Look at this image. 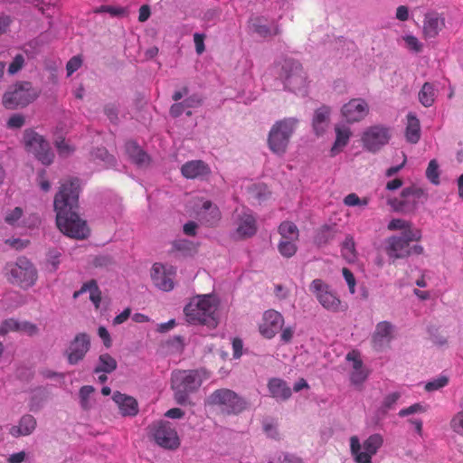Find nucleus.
Instances as JSON below:
<instances>
[{"label": "nucleus", "mask_w": 463, "mask_h": 463, "mask_svg": "<svg viewBox=\"0 0 463 463\" xmlns=\"http://www.w3.org/2000/svg\"><path fill=\"white\" fill-rule=\"evenodd\" d=\"M80 181L77 177L64 180L54 196L53 208L56 213V225L67 237L84 240L90 235L85 220L79 214V195Z\"/></svg>", "instance_id": "obj_1"}, {"label": "nucleus", "mask_w": 463, "mask_h": 463, "mask_svg": "<svg viewBox=\"0 0 463 463\" xmlns=\"http://www.w3.org/2000/svg\"><path fill=\"white\" fill-rule=\"evenodd\" d=\"M217 306L210 295L194 298L184 308L186 319L191 324L215 326V312Z\"/></svg>", "instance_id": "obj_2"}, {"label": "nucleus", "mask_w": 463, "mask_h": 463, "mask_svg": "<svg viewBox=\"0 0 463 463\" xmlns=\"http://www.w3.org/2000/svg\"><path fill=\"white\" fill-rule=\"evenodd\" d=\"M172 389L175 402L180 405L188 402L189 396L195 392L202 384V380L195 370H177L173 372Z\"/></svg>", "instance_id": "obj_3"}, {"label": "nucleus", "mask_w": 463, "mask_h": 463, "mask_svg": "<svg viewBox=\"0 0 463 463\" xmlns=\"http://www.w3.org/2000/svg\"><path fill=\"white\" fill-rule=\"evenodd\" d=\"M298 122L295 118H286L275 122L268 136V146L272 153L279 156L286 153Z\"/></svg>", "instance_id": "obj_4"}, {"label": "nucleus", "mask_w": 463, "mask_h": 463, "mask_svg": "<svg viewBox=\"0 0 463 463\" xmlns=\"http://www.w3.org/2000/svg\"><path fill=\"white\" fill-rule=\"evenodd\" d=\"M420 241L414 240V237L411 238L410 236L392 235L385 239L383 250L389 260L394 263L397 260L406 259L413 254H422L424 250L421 245H411L412 241Z\"/></svg>", "instance_id": "obj_5"}, {"label": "nucleus", "mask_w": 463, "mask_h": 463, "mask_svg": "<svg viewBox=\"0 0 463 463\" xmlns=\"http://www.w3.org/2000/svg\"><path fill=\"white\" fill-rule=\"evenodd\" d=\"M206 404L219 408L226 415L239 414L247 408V402L242 397L226 388L213 392L208 396Z\"/></svg>", "instance_id": "obj_6"}, {"label": "nucleus", "mask_w": 463, "mask_h": 463, "mask_svg": "<svg viewBox=\"0 0 463 463\" xmlns=\"http://www.w3.org/2000/svg\"><path fill=\"white\" fill-rule=\"evenodd\" d=\"M40 91L31 82L21 81L13 85L3 96V105L7 109L25 107L35 100Z\"/></svg>", "instance_id": "obj_7"}, {"label": "nucleus", "mask_w": 463, "mask_h": 463, "mask_svg": "<svg viewBox=\"0 0 463 463\" xmlns=\"http://www.w3.org/2000/svg\"><path fill=\"white\" fill-rule=\"evenodd\" d=\"M279 78L287 89L297 91L303 89L307 83V73L301 63L294 59L286 58L280 62Z\"/></svg>", "instance_id": "obj_8"}, {"label": "nucleus", "mask_w": 463, "mask_h": 463, "mask_svg": "<svg viewBox=\"0 0 463 463\" xmlns=\"http://www.w3.org/2000/svg\"><path fill=\"white\" fill-rule=\"evenodd\" d=\"M383 444V436L378 433L369 436L363 444L356 436L350 438V450L356 463H372V457Z\"/></svg>", "instance_id": "obj_9"}, {"label": "nucleus", "mask_w": 463, "mask_h": 463, "mask_svg": "<svg viewBox=\"0 0 463 463\" xmlns=\"http://www.w3.org/2000/svg\"><path fill=\"white\" fill-rule=\"evenodd\" d=\"M309 290L325 309L333 313L343 310L340 298L324 280L320 279H314L310 283Z\"/></svg>", "instance_id": "obj_10"}, {"label": "nucleus", "mask_w": 463, "mask_h": 463, "mask_svg": "<svg viewBox=\"0 0 463 463\" xmlns=\"http://www.w3.org/2000/svg\"><path fill=\"white\" fill-rule=\"evenodd\" d=\"M24 140L25 148L32 153L42 164L49 165L52 163L54 155L49 143L44 137L33 129L24 131Z\"/></svg>", "instance_id": "obj_11"}, {"label": "nucleus", "mask_w": 463, "mask_h": 463, "mask_svg": "<svg viewBox=\"0 0 463 463\" xmlns=\"http://www.w3.org/2000/svg\"><path fill=\"white\" fill-rule=\"evenodd\" d=\"M149 429L153 439L158 446L171 450L176 449L180 446L175 428L169 421L155 422Z\"/></svg>", "instance_id": "obj_12"}, {"label": "nucleus", "mask_w": 463, "mask_h": 463, "mask_svg": "<svg viewBox=\"0 0 463 463\" xmlns=\"http://www.w3.org/2000/svg\"><path fill=\"white\" fill-rule=\"evenodd\" d=\"M11 281L21 288H27L37 280V270L33 263L24 257L18 258L10 269Z\"/></svg>", "instance_id": "obj_13"}, {"label": "nucleus", "mask_w": 463, "mask_h": 463, "mask_svg": "<svg viewBox=\"0 0 463 463\" xmlns=\"http://www.w3.org/2000/svg\"><path fill=\"white\" fill-rule=\"evenodd\" d=\"M391 137L390 128L383 125H374L364 131L361 140L366 150L376 153L389 143Z\"/></svg>", "instance_id": "obj_14"}, {"label": "nucleus", "mask_w": 463, "mask_h": 463, "mask_svg": "<svg viewBox=\"0 0 463 463\" xmlns=\"http://www.w3.org/2000/svg\"><path fill=\"white\" fill-rule=\"evenodd\" d=\"M234 232L232 236L236 240H245L253 237L257 231V220L252 212L249 209L242 208L241 211L236 210L233 215Z\"/></svg>", "instance_id": "obj_15"}, {"label": "nucleus", "mask_w": 463, "mask_h": 463, "mask_svg": "<svg viewBox=\"0 0 463 463\" xmlns=\"http://www.w3.org/2000/svg\"><path fill=\"white\" fill-rule=\"evenodd\" d=\"M90 348V338L86 333H79L70 342L64 355L69 364L76 365L81 362Z\"/></svg>", "instance_id": "obj_16"}, {"label": "nucleus", "mask_w": 463, "mask_h": 463, "mask_svg": "<svg viewBox=\"0 0 463 463\" xmlns=\"http://www.w3.org/2000/svg\"><path fill=\"white\" fill-rule=\"evenodd\" d=\"M175 273L176 269L173 266L155 263L151 269V279L156 288L164 291H170L174 288Z\"/></svg>", "instance_id": "obj_17"}, {"label": "nucleus", "mask_w": 463, "mask_h": 463, "mask_svg": "<svg viewBox=\"0 0 463 463\" xmlns=\"http://www.w3.org/2000/svg\"><path fill=\"white\" fill-rule=\"evenodd\" d=\"M283 325V316L274 309H269L263 313L262 322L259 326V331L263 337L271 339L282 329Z\"/></svg>", "instance_id": "obj_18"}, {"label": "nucleus", "mask_w": 463, "mask_h": 463, "mask_svg": "<svg viewBox=\"0 0 463 463\" xmlns=\"http://www.w3.org/2000/svg\"><path fill=\"white\" fill-rule=\"evenodd\" d=\"M368 112V104L363 99H353L342 108V115L349 123L364 119Z\"/></svg>", "instance_id": "obj_19"}, {"label": "nucleus", "mask_w": 463, "mask_h": 463, "mask_svg": "<svg viewBox=\"0 0 463 463\" xmlns=\"http://www.w3.org/2000/svg\"><path fill=\"white\" fill-rule=\"evenodd\" d=\"M423 191L420 188L411 186L404 188L401 194V199L395 200L394 207L397 211L411 212L416 209Z\"/></svg>", "instance_id": "obj_20"}, {"label": "nucleus", "mask_w": 463, "mask_h": 463, "mask_svg": "<svg viewBox=\"0 0 463 463\" xmlns=\"http://www.w3.org/2000/svg\"><path fill=\"white\" fill-rule=\"evenodd\" d=\"M392 325L388 321L379 322L372 335V346L376 351L386 348L392 338Z\"/></svg>", "instance_id": "obj_21"}, {"label": "nucleus", "mask_w": 463, "mask_h": 463, "mask_svg": "<svg viewBox=\"0 0 463 463\" xmlns=\"http://www.w3.org/2000/svg\"><path fill=\"white\" fill-rule=\"evenodd\" d=\"M445 26L444 18L437 12L425 14L423 20L422 33L425 39H432L439 35Z\"/></svg>", "instance_id": "obj_22"}, {"label": "nucleus", "mask_w": 463, "mask_h": 463, "mask_svg": "<svg viewBox=\"0 0 463 463\" xmlns=\"http://www.w3.org/2000/svg\"><path fill=\"white\" fill-rule=\"evenodd\" d=\"M267 386L270 396L277 401H287L292 394L288 383L280 378L274 377L269 379Z\"/></svg>", "instance_id": "obj_23"}, {"label": "nucleus", "mask_w": 463, "mask_h": 463, "mask_svg": "<svg viewBox=\"0 0 463 463\" xmlns=\"http://www.w3.org/2000/svg\"><path fill=\"white\" fill-rule=\"evenodd\" d=\"M123 416H135L138 412L137 402L132 396L115 392L112 397Z\"/></svg>", "instance_id": "obj_24"}, {"label": "nucleus", "mask_w": 463, "mask_h": 463, "mask_svg": "<svg viewBox=\"0 0 463 463\" xmlns=\"http://www.w3.org/2000/svg\"><path fill=\"white\" fill-rule=\"evenodd\" d=\"M387 229L392 232L402 231L399 236H410L411 238L414 237V240H421V231L414 228L411 222L403 219L397 218L391 220L387 225Z\"/></svg>", "instance_id": "obj_25"}, {"label": "nucleus", "mask_w": 463, "mask_h": 463, "mask_svg": "<svg viewBox=\"0 0 463 463\" xmlns=\"http://www.w3.org/2000/svg\"><path fill=\"white\" fill-rule=\"evenodd\" d=\"M182 175L190 179L203 177L210 174L209 166L202 160L185 163L181 168Z\"/></svg>", "instance_id": "obj_26"}, {"label": "nucleus", "mask_w": 463, "mask_h": 463, "mask_svg": "<svg viewBox=\"0 0 463 463\" xmlns=\"http://www.w3.org/2000/svg\"><path fill=\"white\" fill-rule=\"evenodd\" d=\"M126 153L131 161L139 167L147 166L150 163L148 155L134 141H128L125 145Z\"/></svg>", "instance_id": "obj_27"}, {"label": "nucleus", "mask_w": 463, "mask_h": 463, "mask_svg": "<svg viewBox=\"0 0 463 463\" xmlns=\"http://www.w3.org/2000/svg\"><path fill=\"white\" fill-rule=\"evenodd\" d=\"M36 427V420L30 414L24 415L19 420V424L12 426L10 434L13 437L27 436L30 435Z\"/></svg>", "instance_id": "obj_28"}, {"label": "nucleus", "mask_w": 463, "mask_h": 463, "mask_svg": "<svg viewBox=\"0 0 463 463\" xmlns=\"http://www.w3.org/2000/svg\"><path fill=\"white\" fill-rule=\"evenodd\" d=\"M200 215L202 221L209 226L215 225L221 219L219 208L211 201L203 202Z\"/></svg>", "instance_id": "obj_29"}, {"label": "nucleus", "mask_w": 463, "mask_h": 463, "mask_svg": "<svg viewBox=\"0 0 463 463\" xmlns=\"http://www.w3.org/2000/svg\"><path fill=\"white\" fill-rule=\"evenodd\" d=\"M203 99L198 95H192L182 102H176L170 108V114L174 118L181 116L186 109L197 108L201 106Z\"/></svg>", "instance_id": "obj_30"}, {"label": "nucleus", "mask_w": 463, "mask_h": 463, "mask_svg": "<svg viewBox=\"0 0 463 463\" xmlns=\"http://www.w3.org/2000/svg\"><path fill=\"white\" fill-rule=\"evenodd\" d=\"M405 137L407 141L411 144H416L420 138V120L411 113L407 116Z\"/></svg>", "instance_id": "obj_31"}, {"label": "nucleus", "mask_w": 463, "mask_h": 463, "mask_svg": "<svg viewBox=\"0 0 463 463\" xmlns=\"http://www.w3.org/2000/svg\"><path fill=\"white\" fill-rule=\"evenodd\" d=\"M329 114L330 109L326 106H323L316 110L313 118V128L317 135H321L325 132L328 124Z\"/></svg>", "instance_id": "obj_32"}, {"label": "nucleus", "mask_w": 463, "mask_h": 463, "mask_svg": "<svg viewBox=\"0 0 463 463\" xmlns=\"http://www.w3.org/2000/svg\"><path fill=\"white\" fill-rule=\"evenodd\" d=\"M436 97V89L430 82H425L418 94L419 101L425 108L431 107L435 102Z\"/></svg>", "instance_id": "obj_33"}, {"label": "nucleus", "mask_w": 463, "mask_h": 463, "mask_svg": "<svg viewBox=\"0 0 463 463\" xmlns=\"http://www.w3.org/2000/svg\"><path fill=\"white\" fill-rule=\"evenodd\" d=\"M335 141L331 148L332 156L338 154L341 149L345 146L351 137V131L345 127H335Z\"/></svg>", "instance_id": "obj_34"}, {"label": "nucleus", "mask_w": 463, "mask_h": 463, "mask_svg": "<svg viewBox=\"0 0 463 463\" xmlns=\"http://www.w3.org/2000/svg\"><path fill=\"white\" fill-rule=\"evenodd\" d=\"M117 361L109 354H102L99 357V364L94 369L95 373H110L117 369Z\"/></svg>", "instance_id": "obj_35"}, {"label": "nucleus", "mask_w": 463, "mask_h": 463, "mask_svg": "<svg viewBox=\"0 0 463 463\" xmlns=\"http://www.w3.org/2000/svg\"><path fill=\"white\" fill-rule=\"evenodd\" d=\"M279 233L281 240L298 241L299 231L295 223L289 221H284L279 226Z\"/></svg>", "instance_id": "obj_36"}, {"label": "nucleus", "mask_w": 463, "mask_h": 463, "mask_svg": "<svg viewBox=\"0 0 463 463\" xmlns=\"http://www.w3.org/2000/svg\"><path fill=\"white\" fill-rule=\"evenodd\" d=\"M81 291H89L91 302L95 305L96 308L99 307V304L101 301V292L98 287L96 280L91 279L84 283L81 287Z\"/></svg>", "instance_id": "obj_37"}, {"label": "nucleus", "mask_w": 463, "mask_h": 463, "mask_svg": "<svg viewBox=\"0 0 463 463\" xmlns=\"http://www.w3.org/2000/svg\"><path fill=\"white\" fill-rule=\"evenodd\" d=\"M194 251V245L188 240H176L172 243V253H180L182 256H187Z\"/></svg>", "instance_id": "obj_38"}, {"label": "nucleus", "mask_w": 463, "mask_h": 463, "mask_svg": "<svg viewBox=\"0 0 463 463\" xmlns=\"http://www.w3.org/2000/svg\"><path fill=\"white\" fill-rule=\"evenodd\" d=\"M295 240H280L278 245L279 253L285 258H290L297 252L298 247Z\"/></svg>", "instance_id": "obj_39"}, {"label": "nucleus", "mask_w": 463, "mask_h": 463, "mask_svg": "<svg viewBox=\"0 0 463 463\" xmlns=\"http://www.w3.org/2000/svg\"><path fill=\"white\" fill-rule=\"evenodd\" d=\"M342 256L348 261L354 262L356 259L355 246L353 239H346L341 249Z\"/></svg>", "instance_id": "obj_40"}, {"label": "nucleus", "mask_w": 463, "mask_h": 463, "mask_svg": "<svg viewBox=\"0 0 463 463\" xmlns=\"http://www.w3.org/2000/svg\"><path fill=\"white\" fill-rule=\"evenodd\" d=\"M426 177L431 184L435 185L439 184V171L437 160L432 159L430 161L426 169Z\"/></svg>", "instance_id": "obj_41"}, {"label": "nucleus", "mask_w": 463, "mask_h": 463, "mask_svg": "<svg viewBox=\"0 0 463 463\" xmlns=\"http://www.w3.org/2000/svg\"><path fill=\"white\" fill-rule=\"evenodd\" d=\"M449 426L455 433L463 437V409L452 417Z\"/></svg>", "instance_id": "obj_42"}, {"label": "nucleus", "mask_w": 463, "mask_h": 463, "mask_svg": "<svg viewBox=\"0 0 463 463\" xmlns=\"http://www.w3.org/2000/svg\"><path fill=\"white\" fill-rule=\"evenodd\" d=\"M19 332V321L9 318L3 321V323L0 325V335H5L9 332Z\"/></svg>", "instance_id": "obj_43"}, {"label": "nucleus", "mask_w": 463, "mask_h": 463, "mask_svg": "<svg viewBox=\"0 0 463 463\" xmlns=\"http://www.w3.org/2000/svg\"><path fill=\"white\" fill-rule=\"evenodd\" d=\"M24 211L21 207H15L5 214V221L9 225L14 226L23 216Z\"/></svg>", "instance_id": "obj_44"}, {"label": "nucleus", "mask_w": 463, "mask_h": 463, "mask_svg": "<svg viewBox=\"0 0 463 463\" xmlns=\"http://www.w3.org/2000/svg\"><path fill=\"white\" fill-rule=\"evenodd\" d=\"M448 378L446 376H439L437 379L430 381L425 385V390L428 392L437 391L448 384Z\"/></svg>", "instance_id": "obj_45"}, {"label": "nucleus", "mask_w": 463, "mask_h": 463, "mask_svg": "<svg viewBox=\"0 0 463 463\" xmlns=\"http://www.w3.org/2000/svg\"><path fill=\"white\" fill-rule=\"evenodd\" d=\"M405 43H406V47L418 53V52H420L422 51V43L418 40L417 37L413 36V35H406L404 38H403Z\"/></svg>", "instance_id": "obj_46"}, {"label": "nucleus", "mask_w": 463, "mask_h": 463, "mask_svg": "<svg viewBox=\"0 0 463 463\" xmlns=\"http://www.w3.org/2000/svg\"><path fill=\"white\" fill-rule=\"evenodd\" d=\"M95 13H109L112 16H121L126 14L125 8L112 5H100L95 10Z\"/></svg>", "instance_id": "obj_47"}, {"label": "nucleus", "mask_w": 463, "mask_h": 463, "mask_svg": "<svg viewBox=\"0 0 463 463\" xmlns=\"http://www.w3.org/2000/svg\"><path fill=\"white\" fill-rule=\"evenodd\" d=\"M426 411V408L422 406L420 403H414L407 408L402 409L398 415L400 417H406L414 413H422Z\"/></svg>", "instance_id": "obj_48"}, {"label": "nucleus", "mask_w": 463, "mask_h": 463, "mask_svg": "<svg viewBox=\"0 0 463 463\" xmlns=\"http://www.w3.org/2000/svg\"><path fill=\"white\" fill-rule=\"evenodd\" d=\"M55 146L59 155L61 156H68L74 151V148L71 147L64 138L56 140Z\"/></svg>", "instance_id": "obj_49"}, {"label": "nucleus", "mask_w": 463, "mask_h": 463, "mask_svg": "<svg viewBox=\"0 0 463 463\" xmlns=\"http://www.w3.org/2000/svg\"><path fill=\"white\" fill-rule=\"evenodd\" d=\"M24 58L22 54H17L14 56L13 61L10 63L8 67L9 74H15L18 72L24 66Z\"/></svg>", "instance_id": "obj_50"}, {"label": "nucleus", "mask_w": 463, "mask_h": 463, "mask_svg": "<svg viewBox=\"0 0 463 463\" xmlns=\"http://www.w3.org/2000/svg\"><path fill=\"white\" fill-rule=\"evenodd\" d=\"M82 61L80 56H73L69 60L66 64V71L68 76H71L73 72L79 70L81 66Z\"/></svg>", "instance_id": "obj_51"}, {"label": "nucleus", "mask_w": 463, "mask_h": 463, "mask_svg": "<svg viewBox=\"0 0 463 463\" xmlns=\"http://www.w3.org/2000/svg\"><path fill=\"white\" fill-rule=\"evenodd\" d=\"M367 378V373L363 369L353 370L350 379L352 383L358 385L362 384Z\"/></svg>", "instance_id": "obj_52"}, {"label": "nucleus", "mask_w": 463, "mask_h": 463, "mask_svg": "<svg viewBox=\"0 0 463 463\" xmlns=\"http://www.w3.org/2000/svg\"><path fill=\"white\" fill-rule=\"evenodd\" d=\"M19 332L25 333L28 335H34L38 333V327L31 322H19Z\"/></svg>", "instance_id": "obj_53"}, {"label": "nucleus", "mask_w": 463, "mask_h": 463, "mask_svg": "<svg viewBox=\"0 0 463 463\" xmlns=\"http://www.w3.org/2000/svg\"><path fill=\"white\" fill-rule=\"evenodd\" d=\"M93 392H94V388L90 385H85L80 388V397L81 400V406L84 409L88 408V399Z\"/></svg>", "instance_id": "obj_54"}, {"label": "nucleus", "mask_w": 463, "mask_h": 463, "mask_svg": "<svg viewBox=\"0 0 463 463\" xmlns=\"http://www.w3.org/2000/svg\"><path fill=\"white\" fill-rule=\"evenodd\" d=\"M342 272H343V276L348 285L350 292L352 294H354L355 291V279H354L353 272L347 268H344Z\"/></svg>", "instance_id": "obj_55"}, {"label": "nucleus", "mask_w": 463, "mask_h": 463, "mask_svg": "<svg viewBox=\"0 0 463 463\" xmlns=\"http://www.w3.org/2000/svg\"><path fill=\"white\" fill-rule=\"evenodd\" d=\"M24 124V118L20 114H14L7 121V127L10 128H20Z\"/></svg>", "instance_id": "obj_56"}, {"label": "nucleus", "mask_w": 463, "mask_h": 463, "mask_svg": "<svg viewBox=\"0 0 463 463\" xmlns=\"http://www.w3.org/2000/svg\"><path fill=\"white\" fill-rule=\"evenodd\" d=\"M263 429H264L265 433L269 438H272L274 439H279V432L277 427L273 423H271V422H265L264 425H263Z\"/></svg>", "instance_id": "obj_57"}, {"label": "nucleus", "mask_w": 463, "mask_h": 463, "mask_svg": "<svg viewBox=\"0 0 463 463\" xmlns=\"http://www.w3.org/2000/svg\"><path fill=\"white\" fill-rule=\"evenodd\" d=\"M243 343L239 337H235L232 340V351L233 358L239 359L242 355Z\"/></svg>", "instance_id": "obj_58"}, {"label": "nucleus", "mask_w": 463, "mask_h": 463, "mask_svg": "<svg viewBox=\"0 0 463 463\" xmlns=\"http://www.w3.org/2000/svg\"><path fill=\"white\" fill-rule=\"evenodd\" d=\"M38 184L43 192H48L51 189V184L46 178V171L42 170L38 173Z\"/></svg>", "instance_id": "obj_59"}, {"label": "nucleus", "mask_w": 463, "mask_h": 463, "mask_svg": "<svg viewBox=\"0 0 463 463\" xmlns=\"http://www.w3.org/2000/svg\"><path fill=\"white\" fill-rule=\"evenodd\" d=\"M400 398L399 392H392L388 394L383 400V407L387 410H390L393 407V405L397 402Z\"/></svg>", "instance_id": "obj_60"}, {"label": "nucleus", "mask_w": 463, "mask_h": 463, "mask_svg": "<svg viewBox=\"0 0 463 463\" xmlns=\"http://www.w3.org/2000/svg\"><path fill=\"white\" fill-rule=\"evenodd\" d=\"M194 42L195 45V50L198 54H202L204 50V35L200 33L194 34Z\"/></svg>", "instance_id": "obj_61"}, {"label": "nucleus", "mask_w": 463, "mask_h": 463, "mask_svg": "<svg viewBox=\"0 0 463 463\" xmlns=\"http://www.w3.org/2000/svg\"><path fill=\"white\" fill-rule=\"evenodd\" d=\"M131 315V309L129 307L125 308L119 315L116 316L113 319V325H120L126 322Z\"/></svg>", "instance_id": "obj_62"}, {"label": "nucleus", "mask_w": 463, "mask_h": 463, "mask_svg": "<svg viewBox=\"0 0 463 463\" xmlns=\"http://www.w3.org/2000/svg\"><path fill=\"white\" fill-rule=\"evenodd\" d=\"M281 330V334H280V340L284 343V344H288L289 342H291L292 338H293V335H294V329L291 327V326H288V327H282Z\"/></svg>", "instance_id": "obj_63"}, {"label": "nucleus", "mask_w": 463, "mask_h": 463, "mask_svg": "<svg viewBox=\"0 0 463 463\" xmlns=\"http://www.w3.org/2000/svg\"><path fill=\"white\" fill-rule=\"evenodd\" d=\"M277 459L280 463H303L300 458L289 454H279Z\"/></svg>", "instance_id": "obj_64"}]
</instances>
